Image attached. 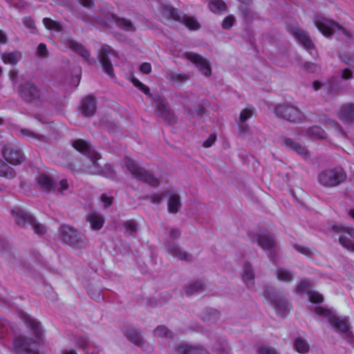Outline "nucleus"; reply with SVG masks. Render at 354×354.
Masks as SVG:
<instances>
[{"label":"nucleus","instance_id":"12","mask_svg":"<svg viewBox=\"0 0 354 354\" xmlns=\"http://www.w3.org/2000/svg\"><path fill=\"white\" fill-rule=\"evenodd\" d=\"M3 159L12 165H19L26 161V157L21 149L12 143H6L1 147Z\"/></svg>","mask_w":354,"mask_h":354},{"label":"nucleus","instance_id":"47","mask_svg":"<svg viewBox=\"0 0 354 354\" xmlns=\"http://www.w3.org/2000/svg\"><path fill=\"white\" fill-rule=\"evenodd\" d=\"M255 112V109L253 106H249L243 109L239 115V120L242 123H244L246 120L250 118Z\"/></svg>","mask_w":354,"mask_h":354},{"label":"nucleus","instance_id":"4","mask_svg":"<svg viewBox=\"0 0 354 354\" xmlns=\"http://www.w3.org/2000/svg\"><path fill=\"white\" fill-rule=\"evenodd\" d=\"M346 179V171L339 166L324 169L317 176L318 183L326 188L338 187L345 183Z\"/></svg>","mask_w":354,"mask_h":354},{"label":"nucleus","instance_id":"57","mask_svg":"<svg viewBox=\"0 0 354 354\" xmlns=\"http://www.w3.org/2000/svg\"><path fill=\"white\" fill-rule=\"evenodd\" d=\"M234 21H235L234 17H233L232 15H229V16L226 17L224 19V20L223 21L222 27L224 29H230L232 27V26L234 23Z\"/></svg>","mask_w":354,"mask_h":354},{"label":"nucleus","instance_id":"17","mask_svg":"<svg viewBox=\"0 0 354 354\" xmlns=\"http://www.w3.org/2000/svg\"><path fill=\"white\" fill-rule=\"evenodd\" d=\"M252 242H257L258 245L263 250L277 248V243L273 234L268 230H264L261 233L250 235Z\"/></svg>","mask_w":354,"mask_h":354},{"label":"nucleus","instance_id":"54","mask_svg":"<svg viewBox=\"0 0 354 354\" xmlns=\"http://www.w3.org/2000/svg\"><path fill=\"white\" fill-rule=\"evenodd\" d=\"M69 188V185L66 179L61 180L58 185H56V193L62 194L64 191Z\"/></svg>","mask_w":354,"mask_h":354},{"label":"nucleus","instance_id":"39","mask_svg":"<svg viewBox=\"0 0 354 354\" xmlns=\"http://www.w3.org/2000/svg\"><path fill=\"white\" fill-rule=\"evenodd\" d=\"M21 59V54L19 52L7 53L2 55V59L6 64H16Z\"/></svg>","mask_w":354,"mask_h":354},{"label":"nucleus","instance_id":"23","mask_svg":"<svg viewBox=\"0 0 354 354\" xmlns=\"http://www.w3.org/2000/svg\"><path fill=\"white\" fill-rule=\"evenodd\" d=\"M337 115L339 119L345 124L354 122V103L348 102L342 104L339 107Z\"/></svg>","mask_w":354,"mask_h":354},{"label":"nucleus","instance_id":"18","mask_svg":"<svg viewBox=\"0 0 354 354\" xmlns=\"http://www.w3.org/2000/svg\"><path fill=\"white\" fill-rule=\"evenodd\" d=\"M183 57L192 62L205 76L209 77L212 75L209 62L201 55L187 52L183 54Z\"/></svg>","mask_w":354,"mask_h":354},{"label":"nucleus","instance_id":"42","mask_svg":"<svg viewBox=\"0 0 354 354\" xmlns=\"http://www.w3.org/2000/svg\"><path fill=\"white\" fill-rule=\"evenodd\" d=\"M294 348L299 353H307L309 351V345L301 337H297L294 341Z\"/></svg>","mask_w":354,"mask_h":354},{"label":"nucleus","instance_id":"29","mask_svg":"<svg viewBox=\"0 0 354 354\" xmlns=\"http://www.w3.org/2000/svg\"><path fill=\"white\" fill-rule=\"evenodd\" d=\"M205 289V284L203 279H197L183 286V290L187 297L200 293Z\"/></svg>","mask_w":354,"mask_h":354},{"label":"nucleus","instance_id":"41","mask_svg":"<svg viewBox=\"0 0 354 354\" xmlns=\"http://www.w3.org/2000/svg\"><path fill=\"white\" fill-rule=\"evenodd\" d=\"M71 49L82 57L85 62L91 64L92 61L90 58V53L86 49L84 46H70Z\"/></svg>","mask_w":354,"mask_h":354},{"label":"nucleus","instance_id":"53","mask_svg":"<svg viewBox=\"0 0 354 354\" xmlns=\"http://www.w3.org/2000/svg\"><path fill=\"white\" fill-rule=\"evenodd\" d=\"M131 82L133 83V84L136 87H137L138 89H140L145 94H146V95H149L150 94V89H149V88L147 86H146L144 84H142V82H140L138 79L133 77L131 80Z\"/></svg>","mask_w":354,"mask_h":354},{"label":"nucleus","instance_id":"34","mask_svg":"<svg viewBox=\"0 0 354 354\" xmlns=\"http://www.w3.org/2000/svg\"><path fill=\"white\" fill-rule=\"evenodd\" d=\"M23 319L25 323L33 330L35 336L40 339L42 337V330L40 328V323L28 315H24Z\"/></svg>","mask_w":354,"mask_h":354},{"label":"nucleus","instance_id":"14","mask_svg":"<svg viewBox=\"0 0 354 354\" xmlns=\"http://www.w3.org/2000/svg\"><path fill=\"white\" fill-rule=\"evenodd\" d=\"M36 344L34 339L25 335H18L13 339L12 351L15 354H31L36 348Z\"/></svg>","mask_w":354,"mask_h":354},{"label":"nucleus","instance_id":"35","mask_svg":"<svg viewBox=\"0 0 354 354\" xmlns=\"http://www.w3.org/2000/svg\"><path fill=\"white\" fill-rule=\"evenodd\" d=\"M313 286V283L311 280L307 278H302L296 286L295 292L300 295L304 294L308 295V292L313 290H311Z\"/></svg>","mask_w":354,"mask_h":354},{"label":"nucleus","instance_id":"45","mask_svg":"<svg viewBox=\"0 0 354 354\" xmlns=\"http://www.w3.org/2000/svg\"><path fill=\"white\" fill-rule=\"evenodd\" d=\"M276 275L279 280L284 282H290L293 279L292 272L283 268H277Z\"/></svg>","mask_w":354,"mask_h":354},{"label":"nucleus","instance_id":"58","mask_svg":"<svg viewBox=\"0 0 354 354\" xmlns=\"http://www.w3.org/2000/svg\"><path fill=\"white\" fill-rule=\"evenodd\" d=\"M293 248L299 252L305 254L306 256H310L311 254L310 250L306 246L299 245V244H295Z\"/></svg>","mask_w":354,"mask_h":354},{"label":"nucleus","instance_id":"60","mask_svg":"<svg viewBox=\"0 0 354 354\" xmlns=\"http://www.w3.org/2000/svg\"><path fill=\"white\" fill-rule=\"evenodd\" d=\"M339 57L342 62L346 64H352L354 68V54L348 55V56L346 55H340Z\"/></svg>","mask_w":354,"mask_h":354},{"label":"nucleus","instance_id":"24","mask_svg":"<svg viewBox=\"0 0 354 354\" xmlns=\"http://www.w3.org/2000/svg\"><path fill=\"white\" fill-rule=\"evenodd\" d=\"M36 183L39 188L44 192H56V184L52 177L45 174H39L36 177Z\"/></svg>","mask_w":354,"mask_h":354},{"label":"nucleus","instance_id":"9","mask_svg":"<svg viewBox=\"0 0 354 354\" xmlns=\"http://www.w3.org/2000/svg\"><path fill=\"white\" fill-rule=\"evenodd\" d=\"M263 296L268 299L270 304L277 310L286 312L289 310L290 304L284 295L279 292L271 286H266L263 292Z\"/></svg>","mask_w":354,"mask_h":354},{"label":"nucleus","instance_id":"11","mask_svg":"<svg viewBox=\"0 0 354 354\" xmlns=\"http://www.w3.org/2000/svg\"><path fill=\"white\" fill-rule=\"evenodd\" d=\"M103 16L106 21L95 18L93 21V24L98 28H105L109 26V24H115L117 26L127 31H133L135 30L134 26L129 20L118 17L109 10L106 12H103Z\"/></svg>","mask_w":354,"mask_h":354},{"label":"nucleus","instance_id":"20","mask_svg":"<svg viewBox=\"0 0 354 354\" xmlns=\"http://www.w3.org/2000/svg\"><path fill=\"white\" fill-rule=\"evenodd\" d=\"M73 147L82 154L88 157L93 163L100 158V155L84 140H75L73 142Z\"/></svg>","mask_w":354,"mask_h":354},{"label":"nucleus","instance_id":"1","mask_svg":"<svg viewBox=\"0 0 354 354\" xmlns=\"http://www.w3.org/2000/svg\"><path fill=\"white\" fill-rule=\"evenodd\" d=\"M48 91L39 86L32 81H26L18 86L17 94L19 98L29 104L41 105L47 101Z\"/></svg>","mask_w":354,"mask_h":354},{"label":"nucleus","instance_id":"15","mask_svg":"<svg viewBox=\"0 0 354 354\" xmlns=\"http://www.w3.org/2000/svg\"><path fill=\"white\" fill-rule=\"evenodd\" d=\"M156 104V115L161 118L168 124H174L178 122V117L173 110H171L167 102L166 99L158 96L155 99Z\"/></svg>","mask_w":354,"mask_h":354},{"label":"nucleus","instance_id":"46","mask_svg":"<svg viewBox=\"0 0 354 354\" xmlns=\"http://www.w3.org/2000/svg\"><path fill=\"white\" fill-rule=\"evenodd\" d=\"M153 335L158 337L170 338L173 337V333L165 326H158L153 330Z\"/></svg>","mask_w":354,"mask_h":354},{"label":"nucleus","instance_id":"30","mask_svg":"<svg viewBox=\"0 0 354 354\" xmlns=\"http://www.w3.org/2000/svg\"><path fill=\"white\" fill-rule=\"evenodd\" d=\"M123 334L129 341L135 345L139 347H142L145 345V341L141 336L140 331L133 328H127L123 330Z\"/></svg>","mask_w":354,"mask_h":354},{"label":"nucleus","instance_id":"37","mask_svg":"<svg viewBox=\"0 0 354 354\" xmlns=\"http://www.w3.org/2000/svg\"><path fill=\"white\" fill-rule=\"evenodd\" d=\"M306 133L316 139H326V132L319 126H313L307 129Z\"/></svg>","mask_w":354,"mask_h":354},{"label":"nucleus","instance_id":"36","mask_svg":"<svg viewBox=\"0 0 354 354\" xmlns=\"http://www.w3.org/2000/svg\"><path fill=\"white\" fill-rule=\"evenodd\" d=\"M74 340L77 348L82 349L84 353L89 351L91 344L88 337L85 335H75Z\"/></svg>","mask_w":354,"mask_h":354},{"label":"nucleus","instance_id":"38","mask_svg":"<svg viewBox=\"0 0 354 354\" xmlns=\"http://www.w3.org/2000/svg\"><path fill=\"white\" fill-rule=\"evenodd\" d=\"M183 106L185 110L191 115H197L202 116L206 111L204 103L202 102L195 105L193 108L187 104H184Z\"/></svg>","mask_w":354,"mask_h":354},{"label":"nucleus","instance_id":"40","mask_svg":"<svg viewBox=\"0 0 354 354\" xmlns=\"http://www.w3.org/2000/svg\"><path fill=\"white\" fill-rule=\"evenodd\" d=\"M220 317V313L218 310L214 308H207L203 315L202 319L205 322H216Z\"/></svg>","mask_w":354,"mask_h":354},{"label":"nucleus","instance_id":"26","mask_svg":"<svg viewBox=\"0 0 354 354\" xmlns=\"http://www.w3.org/2000/svg\"><path fill=\"white\" fill-rule=\"evenodd\" d=\"M242 279L248 288L254 287V273L252 264L245 261L243 265Z\"/></svg>","mask_w":354,"mask_h":354},{"label":"nucleus","instance_id":"48","mask_svg":"<svg viewBox=\"0 0 354 354\" xmlns=\"http://www.w3.org/2000/svg\"><path fill=\"white\" fill-rule=\"evenodd\" d=\"M308 300L313 304H319L323 303L324 296L317 291L312 290L308 292Z\"/></svg>","mask_w":354,"mask_h":354},{"label":"nucleus","instance_id":"56","mask_svg":"<svg viewBox=\"0 0 354 354\" xmlns=\"http://www.w3.org/2000/svg\"><path fill=\"white\" fill-rule=\"evenodd\" d=\"M166 196H167V192H163L160 194H153V195L150 196L149 197V198L153 203L158 204L162 201L163 198L165 197Z\"/></svg>","mask_w":354,"mask_h":354},{"label":"nucleus","instance_id":"10","mask_svg":"<svg viewBox=\"0 0 354 354\" xmlns=\"http://www.w3.org/2000/svg\"><path fill=\"white\" fill-rule=\"evenodd\" d=\"M12 214L15 217V222L19 226H24L26 224L30 225L35 232L39 235H43L46 232L45 225L38 223L31 214L21 209H14Z\"/></svg>","mask_w":354,"mask_h":354},{"label":"nucleus","instance_id":"63","mask_svg":"<svg viewBox=\"0 0 354 354\" xmlns=\"http://www.w3.org/2000/svg\"><path fill=\"white\" fill-rule=\"evenodd\" d=\"M216 140V134H210L208 138L203 142V146L205 148L211 147Z\"/></svg>","mask_w":354,"mask_h":354},{"label":"nucleus","instance_id":"51","mask_svg":"<svg viewBox=\"0 0 354 354\" xmlns=\"http://www.w3.org/2000/svg\"><path fill=\"white\" fill-rule=\"evenodd\" d=\"M19 132L23 136L25 137H30L37 140H41L44 138L42 135L35 133V132L25 128L20 129Z\"/></svg>","mask_w":354,"mask_h":354},{"label":"nucleus","instance_id":"49","mask_svg":"<svg viewBox=\"0 0 354 354\" xmlns=\"http://www.w3.org/2000/svg\"><path fill=\"white\" fill-rule=\"evenodd\" d=\"M122 226L131 234L136 233L138 230V223L135 220H128L122 223Z\"/></svg>","mask_w":354,"mask_h":354},{"label":"nucleus","instance_id":"61","mask_svg":"<svg viewBox=\"0 0 354 354\" xmlns=\"http://www.w3.org/2000/svg\"><path fill=\"white\" fill-rule=\"evenodd\" d=\"M8 331V328L6 321L0 319V338L4 337Z\"/></svg>","mask_w":354,"mask_h":354},{"label":"nucleus","instance_id":"43","mask_svg":"<svg viewBox=\"0 0 354 354\" xmlns=\"http://www.w3.org/2000/svg\"><path fill=\"white\" fill-rule=\"evenodd\" d=\"M43 24L46 28L50 31L59 32L62 30V25L59 22L50 18H44Z\"/></svg>","mask_w":354,"mask_h":354},{"label":"nucleus","instance_id":"55","mask_svg":"<svg viewBox=\"0 0 354 354\" xmlns=\"http://www.w3.org/2000/svg\"><path fill=\"white\" fill-rule=\"evenodd\" d=\"M100 174L106 178H113L115 176V172L111 165L106 164L104 169Z\"/></svg>","mask_w":354,"mask_h":354},{"label":"nucleus","instance_id":"25","mask_svg":"<svg viewBox=\"0 0 354 354\" xmlns=\"http://www.w3.org/2000/svg\"><path fill=\"white\" fill-rule=\"evenodd\" d=\"M97 109L95 98L92 95L85 97L81 103L80 110L82 114L85 117L93 116Z\"/></svg>","mask_w":354,"mask_h":354},{"label":"nucleus","instance_id":"64","mask_svg":"<svg viewBox=\"0 0 354 354\" xmlns=\"http://www.w3.org/2000/svg\"><path fill=\"white\" fill-rule=\"evenodd\" d=\"M24 26L28 28L31 32L35 30V23L33 20L30 17H26L24 19Z\"/></svg>","mask_w":354,"mask_h":354},{"label":"nucleus","instance_id":"32","mask_svg":"<svg viewBox=\"0 0 354 354\" xmlns=\"http://www.w3.org/2000/svg\"><path fill=\"white\" fill-rule=\"evenodd\" d=\"M165 77L173 84H182L188 81L191 78L189 73L176 72H167Z\"/></svg>","mask_w":354,"mask_h":354},{"label":"nucleus","instance_id":"8","mask_svg":"<svg viewBox=\"0 0 354 354\" xmlns=\"http://www.w3.org/2000/svg\"><path fill=\"white\" fill-rule=\"evenodd\" d=\"M275 115L290 123H299L306 120L305 114L297 106L290 104H279L274 107Z\"/></svg>","mask_w":354,"mask_h":354},{"label":"nucleus","instance_id":"28","mask_svg":"<svg viewBox=\"0 0 354 354\" xmlns=\"http://www.w3.org/2000/svg\"><path fill=\"white\" fill-rule=\"evenodd\" d=\"M86 221L89 223L91 229L95 231L101 230L105 223L104 216L96 212L88 214L86 217Z\"/></svg>","mask_w":354,"mask_h":354},{"label":"nucleus","instance_id":"7","mask_svg":"<svg viewBox=\"0 0 354 354\" xmlns=\"http://www.w3.org/2000/svg\"><path fill=\"white\" fill-rule=\"evenodd\" d=\"M160 11L162 17L181 22L189 30H196L199 29L201 26L194 17L184 15L169 4L161 5Z\"/></svg>","mask_w":354,"mask_h":354},{"label":"nucleus","instance_id":"19","mask_svg":"<svg viewBox=\"0 0 354 354\" xmlns=\"http://www.w3.org/2000/svg\"><path fill=\"white\" fill-rule=\"evenodd\" d=\"M165 246L169 254L178 258V260L191 262L194 259L192 254L186 251H183L177 243H173L170 240L167 241Z\"/></svg>","mask_w":354,"mask_h":354},{"label":"nucleus","instance_id":"2","mask_svg":"<svg viewBox=\"0 0 354 354\" xmlns=\"http://www.w3.org/2000/svg\"><path fill=\"white\" fill-rule=\"evenodd\" d=\"M313 312L320 317L327 318L328 323L337 333L344 334L348 337L352 336L348 317H338L331 310L322 306L315 307Z\"/></svg>","mask_w":354,"mask_h":354},{"label":"nucleus","instance_id":"21","mask_svg":"<svg viewBox=\"0 0 354 354\" xmlns=\"http://www.w3.org/2000/svg\"><path fill=\"white\" fill-rule=\"evenodd\" d=\"M176 354H210L209 351L200 344L192 345L180 343L175 347Z\"/></svg>","mask_w":354,"mask_h":354},{"label":"nucleus","instance_id":"27","mask_svg":"<svg viewBox=\"0 0 354 354\" xmlns=\"http://www.w3.org/2000/svg\"><path fill=\"white\" fill-rule=\"evenodd\" d=\"M167 195L169 196L167 210L169 213L175 214L180 211L182 207L180 196L171 190L167 191Z\"/></svg>","mask_w":354,"mask_h":354},{"label":"nucleus","instance_id":"44","mask_svg":"<svg viewBox=\"0 0 354 354\" xmlns=\"http://www.w3.org/2000/svg\"><path fill=\"white\" fill-rule=\"evenodd\" d=\"M209 8L212 12L218 13L225 11L226 10V5L222 0H210Z\"/></svg>","mask_w":354,"mask_h":354},{"label":"nucleus","instance_id":"62","mask_svg":"<svg viewBox=\"0 0 354 354\" xmlns=\"http://www.w3.org/2000/svg\"><path fill=\"white\" fill-rule=\"evenodd\" d=\"M36 55L39 57L44 58L48 55L46 46H38Z\"/></svg>","mask_w":354,"mask_h":354},{"label":"nucleus","instance_id":"52","mask_svg":"<svg viewBox=\"0 0 354 354\" xmlns=\"http://www.w3.org/2000/svg\"><path fill=\"white\" fill-rule=\"evenodd\" d=\"M257 354H279L274 348L268 345L259 346L257 351Z\"/></svg>","mask_w":354,"mask_h":354},{"label":"nucleus","instance_id":"59","mask_svg":"<svg viewBox=\"0 0 354 354\" xmlns=\"http://www.w3.org/2000/svg\"><path fill=\"white\" fill-rule=\"evenodd\" d=\"M268 251V257L273 262L277 263L278 261V252H277V247L274 248L273 249L267 250Z\"/></svg>","mask_w":354,"mask_h":354},{"label":"nucleus","instance_id":"50","mask_svg":"<svg viewBox=\"0 0 354 354\" xmlns=\"http://www.w3.org/2000/svg\"><path fill=\"white\" fill-rule=\"evenodd\" d=\"M100 200L102 203L103 207L104 209H108L113 204L114 197L104 193L100 195Z\"/></svg>","mask_w":354,"mask_h":354},{"label":"nucleus","instance_id":"31","mask_svg":"<svg viewBox=\"0 0 354 354\" xmlns=\"http://www.w3.org/2000/svg\"><path fill=\"white\" fill-rule=\"evenodd\" d=\"M283 143L286 147L297 152L299 155L306 156L308 153V151L305 147L301 145L298 142H295L291 138L283 137Z\"/></svg>","mask_w":354,"mask_h":354},{"label":"nucleus","instance_id":"3","mask_svg":"<svg viewBox=\"0 0 354 354\" xmlns=\"http://www.w3.org/2000/svg\"><path fill=\"white\" fill-rule=\"evenodd\" d=\"M125 168L138 181L145 183L153 187H158L160 181L153 173L141 167L133 159L126 157L124 160Z\"/></svg>","mask_w":354,"mask_h":354},{"label":"nucleus","instance_id":"33","mask_svg":"<svg viewBox=\"0 0 354 354\" xmlns=\"http://www.w3.org/2000/svg\"><path fill=\"white\" fill-rule=\"evenodd\" d=\"M8 164L5 160H3L0 158V177L13 179L16 177L17 172Z\"/></svg>","mask_w":354,"mask_h":354},{"label":"nucleus","instance_id":"13","mask_svg":"<svg viewBox=\"0 0 354 354\" xmlns=\"http://www.w3.org/2000/svg\"><path fill=\"white\" fill-rule=\"evenodd\" d=\"M330 230L336 233H342L339 237V243L348 251L354 252V242L352 241L354 238V227H346L342 224H334Z\"/></svg>","mask_w":354,"mask_h":354},{"label":"nucleus","instance_id":"16","mask_svg":"<svg viewBox=\"0 0 354 354\" xmlns=\"http://www.w3.org/2000/svg\"><path fill=\"white\" fill-rule=\"evenodd\" d=\"M118 57L117 53L110 46H103L100 49L98 57L104 72L111 77H114L115 74L111 61V57Z\"/></svg>","mask_w":354,"mask_h":354},{"label":"nucleus","instance_id":"6","mask_svg":"<svg viewBox=\"0 0 354 354\" xmlns=\"http://www.w3.org/2000/svg\"><path fill=\"white\" fill-rule=\"evenodd\" d=\"M58 232L59 237L64 244L79 250L86 247L88 242L86 238L75 227L68 225H62Z\"/></svg>","mask_w":354,"mask_h":354},{"label":"nucleus","instance_id":"22","mask_svg":"<svg viewBox=\"0 0 354 354\" xmlns=\"http://www.w3.org/2000/svg\"><path fill=\"white\" fill-rule=\"evenodd\" d=\"M288 31L301 44H312V40L308 32L301 29L297 24L287 26Z\"/></svg>","mask_w":354,"mask_h":354},{"label":"nucleus","instance_id":"5","mask_svg":"<svg viewBox=\"0 0 354 354\" xmlns=\"http://www.w3.org/2000/svg\"><path fill=\"white\" fill-rule=\"evenodd\" d=\"M313 23L317 28L325 37H330L333 35L337 34L341 39H348L351 40L353 39V35H351L348 30L334 21L325 17H315L313 19Z\"/></svg>","mask_w":354,"mask_h":354}]
</instances>
